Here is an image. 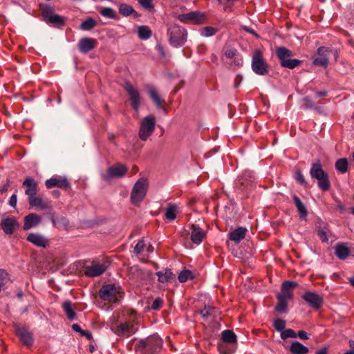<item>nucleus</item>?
I'll return each instance as SVG.
<instances>
[{"instance_id":"obj_1","label":"nucleus","mask_w":354,"mask_h":354,"mask_svg":"<svg viewBox=\"0 0 354 354\" xmlns=\"http://www.w3.org/2000/svg\"><path fill=\"white\" fill-rule=\"evenodd\" d=\"M162 339L156 333L138 340L135 348L142 354H156L162 349Z\"/></svg>"},{"instance_id":"obj_2","label":"nucleus","mask_w":354,"mask_h":354,"mask_svg":"<svg viewBox=\"0 0 354 354\" xmlns=\"http://www.w3.org/2000/svg\"><path fill=\"white\" fill-rule=\"evenodd\" d=\"M297 283L291 281H285L281 286L282 294L277 295L278 303L275 310L279 313L287 312L288 299L292 297V289L297 286Z\"/></svg>"},{"instance_id":"obj_3","label":"nucleus","mask_w":354,"mask_h":354,"mask_svg":"<svg viewBox=\"0 0 354 354\" xmlns=\"http://www.w3.org/2000/svg\"><path fill=\"white\" fill-rule=\"evenodd\" d=\"M310 175L312 178L317 180L318 187L321 190L326 192L330 189L328 174L323 170L319 162L312 164L310 169Z\"/></svg>"},{"instance_id":"obj_4","label":"nucleus","mask_w":354,"mask_h":354,"mask_svg":"<svg viewBox=\"0 0 354 354\" xmlns=\"http://www.w3.org/2000/svg\"><path fill=\"white\" fill-rule=\"evenodd\" d=\"M276 55L280 60L281 66L283 68L293 69L301 63V61L299 59H291L292 55V51L285 47H277Z\"/></svg>"},{"instance_id":"obj_5","label":"nucleus","mask_w":354,"mask_h":354,"mask_svg":"<svg viewBox=\"0 0 354 354\" xmlns=\"http://www.w3.org/2000/svg\"><path fill=\"white\" fill-rule=\"evenodd\" d=\"M169 44L175 48L183 46L187 39V33L184 28L173 25L168 28Z\"/></svg>"},{"instance_id":"obj_6","label":"nucleus","mask_w":354,"mask_h":354,"mask_svg":"<svg viewBox=\"0 0 354 354\" xmlns=\"http://www.w3.org/2000/svg\"><path fill=\"white\" fill-rule=\"evenodd\" d=\"M148 180L141 178L136 181L131 193V201L133 205L140 203L145 198L148 188Z\"/></svg>"},{"instance_id":"obj_7","label":"nucleus","mask_w":354,"mask_h":354,"mask_svg":"<svg viewBox=\"0 0 354 354\" xmlns=\"http://www.w3.org/2000/svg\"><path fill=\"white\" fill-rule=\"evenodd\" d=\"M269 66L263 59V53L259 49H256L252 57V69L259 75L268 73Z\"/></svg>"},{"instance_id":"obj_8","label":"nucleus","mask_w":354,"mask_h":354,"mask_svg":"<svg viewBox=\"0 0 354 354\" xmlns=\"http://www.w3.org/2000/svg\"><path fill=\"white\" fill-rule=\"evenodd\" d=\"M120 288H117L114 284L109 283L104 285L99 290V297L103 301H106L111 303H115L118 300V295L122 297Z\"/></svg>"},{"instance_id":"obj_9","label":"nucleus","mask_w":354,"mask_h":354,"mask_svg":"<svg viewBox=\"0 0 354 354\" xmlns=\"http://www.w3.org/2000/svg\"><path fill=\"white\" fill-rule=\"evenodd\" d=\"M330 53H333L335 60H337L338 57L337 50L324 46L319 48L317 49L318 57L314 59L313 64L315 65L327 67L328 65V55Z\"/></svg>"},{"instance_id":"obj_10","label":"nucleus","mask_w":354,"mask_h":354,"mask_svg":"<svg viewBox=\"0 0 354 354\" xmlns=\"http://www.w3.org/2000/svg\"><path fill=\"white\" fill-rule=\"evenodd\" d=\"M14 331L19 337L23 345L30 348L34 343L33 334L25 327L20 326L18 324L14 325Z\"/></svg>"},{"instance_id":"obj_11","label":"nucleus","mask_w":354,"mask_h":354,"mask_svg":"<svg viewBox=\"0 0 354 354\" xmlns=\"http://www.w3.org/2000/svg\"><path fill=\"white\" fill-rule=\"evenodd\" d=\"M128 168L123 164L118 163L109 167L107 173L103 176L105 180H110L113 178H122L127 172Z\"/></svg>"},{"instance_id":"obj_12","label":"nucleus","mask_w":354,"mask_h":354,"mask_svg":"<svg viewBox=\"0 0 354 354\" xmlns=\"http://www.w3.org/2000/svg\"><path fill=\"white\" fill-rule=\"evenodd\" d=\"M124 88L129 96L131 106L134 110L138 111L140 104V95L138 90L129 82L125 84Z\"/></svg>"},{"instance_id":"obj_13","label":"nucleus","mask_w":354,"mask_h":354,"mask_svg":"<svg viewBox=\"0 0 354 354\" xmlns=\"http://www.w3.org/2000/svg\"><path fill=\"white\" fill-rule=\"evenodd\" d=\"M302 298L315 310L319 309L324 303V299L322 296L310 291L304 294Z\"/></svg>"},{"instance_id":"obj_14","label":"nucleus","mask_w":354,"mask_h":354,"mask_svg":"<svg viewBox=\"0 0 354 354\" xmlns=\"http://www.w3.org/2000/svg\"><path fill=\"white\" fill-rule=\"evenodd\" d=\"M106 268V262L101 264L93 261L92 265L85 268V274L91 277H98L104 272Z\"/></svg>"},{"instance_id":"obj_15","label":"nucleus","mask_w":354,"mask_h":354,"mask_svg":"<svg viewBox=\"0 0 354 354\" xmlns=\"http://www.w3.org/2000/svg\"><path fill=\"white\" fill-rule=\"evenodd\" d=\"M111 330L117 335L127 334L128 336L137 331V328H134L133 324L129 322L121 323L115 327L113 326Z\"/></svg>"},{"instance_id":"obj_16","label":"nucleus","mask_w":354,"mask_h":354,"mask_svg":"<svg viewBox=\"0 0 354 354\" xmlns=\"http://www.w3.org/2000/svg\"><path fill=\"white\" fill-rule=\"evenodd\" d=\"M97 44V42L95 39L83 37L78 43V48L81 53H87L94 49L96 47Z\"/></svg>"},{"instance_id":"obj_17","label":"nucleus","mask_w":354,"mask_h":354,"mask_svg":"<svg viewBox=\"0 0 354 354\" xmlns=\"http://www.w3.org/2000/svg\"><path fill=\"white\" fill-rule=\"evenodd\" d=\"M45 185L48 189H51L54 187L59 188L67 189L70 187V183L66 178H51L45 182Z\"/></svg>"},{"instance_id":"obj_18","label":"nucleus","mask_w":354,"mask_h":354,"mask_svg":"<svg viewBox=\"0 0 354 354\" xmlns=\"http://www.w3.org/2000/svg\"><path fill=\"white\" fill-rule=\"evenodd\" d=\"M41 222V218L40 216L35 213H30L24 218L23 229L24 230H28L31 228L37 227Z\"/></svg>"},{"instance_id":"obj_19","label":"nucleus","mask_w":354,"mask_h":354,"mask_svg":"<svg viewBox=\"0 0 354 354\" xmlns=\"http://www.w3.org/2000/svg\"><path fill=\"white\" fill-rule=\"evenodd\" d=\"M0 225L5 234H12L15 232V227L19 225L14 218L7 217L2 219Z\"/></svg>"},{"instance_id":"obj_20","label":"nucleus","mask_w":354,"mask_h":354,"mask_svg":"<svg viewBox=\"0 0 354 354\" xmlns=\"http://www.w3.org/2000/svg\"><path fill=\"white\" fill-rule=\"evenodd\" d=\"M26 240L37 247L46 248L48 245V239L41 234L30 233Z\"/></svg>"},{"instance_id":"obj_21","label":"nucleus","mask_w":354,"mask_h":354,"mask_svg":"<svg viewBox=\"0 0 354 354\" xmlns=\"http://www.w3.org/2000/svg\"><path fill=\"white\" fill-rule=\"evenodd\" d=\"M22 185L23 187H26L25 190V194L28 195V197H31L37 194L38 185L35 180L32 177H26Z\"/></svg>"},{"instance_id":"obj_22","label":"nucleus","mask_w":354,"mask_h":354,"mask_svg":"<svg viewBox=\"0 0 354 354\" xmlns=\"http://www.w3.org/2000/svg\"><path fill=\"white\" fill-rule=\"evenodd\" d=\"M155 117L152 115H149L145 117L140 125V133H151L155 129Z\"/></svg>"},{"instance_id":"obj_23","label":"nucleus","mask_w":354,"mask_h":354,"mask_svg":"<svg viewBox=\"0 0 354 354\" xmlns=\"http://www.w3.org/2000/svg\"><path fill=\"white\" fill-rule=\"evenodd\" d=\"M49 214L54 226L64 228H66L68 226L69 221L66 217L58 216L55 212H52V210L49 212Z\"/></svg>"},{"instance_id":"obj_24","label":"nucleus","mask_w":354,"mask_h":354,"mask_svg":"<svg viewBox=\"0 0 354 354\" xmlns=\"http://www.w3.org/2000/svg\"><path fill=\"white\" fill-rule=\"evenodd\" d=\"M335 248V255L341 260L346 259L351 254V250L346 243H338Z\"/></svg>"},{"instance_id":"obj_25","label":"nucleus","mask_w":354,"mask_h":354,"mask_svg":"<svg viewBox=\"0 0 354 354\" xmlns=\"http://www.w3.org/2000/svg\"><path fill=\"white\" fill-rule=\"evenodd\" d=\"M246 232V228L239 227L238 228L228 233V237L231 241L238 243L245 238Z\"/></svg>"},{"instance_id":"obj_26","label":"nucleus","mask_w":354,"mask_h":354,"mask_svg":"<svg viewBox=\"0 0 354 354\" xmlns=\"http://www.w3.org/2000/svg\"><path fill=\"white\" fill-rule=\"evenodd\" d=\"M192 234H191V240L194 243L200 244L203 238L205 237V234L203 233L202 229L194 224L192 225Z\"/></svg>"},{"instance_id":"obj_27","label":"nucleus","mask_w":354,"mask_h":354,"mask_svg":"<svg viewBox=\"0 0 354 354\" xmlns=\"http://www.w3.org/2000/svg\"><path fill=\"white\" fill-rule=\"evenodd\" d=\"M28 203L32 207H37L41 208V209H50L52 210L51 206L43 201V199L40 197H36L35 195L28 197Z\"/></svg>"},{"instance_id":"obj_28","label":"nucleus","mask_w":354,"mask_h":354,"mask_svg":"<svg viewBox=\"0 0 354 354\" xmlns=\"http://www.w3.org/2000/svg\"><path fill=\"white\" fill-rule=\"evenodd\" d=\"M293 202L299 213V216L301 219H306L308 216L307 209L304 203L297 195L292 196Z\"/></svg>"},{"instance_id":"obj_29","label":"nucleus","mask_w":354,"mask_h":354,"mask_svg":"<svg viewBox=\"0 0 354 354\" xmlns=\"http://www.w3.org/2000/svg\"><path fill=\"white\" fill-rule=\"evenodd\" d=\"M252 185V180H248L245 177H242L237 180L235 187L241 192L245 193L250 189Z\"/></svg>"},{"instance_id":"obj_30","label":"nucleus","mask_w":354,"mask_h":354,"mask_svg":"<svg viewBox=\"0 0 354 354\" xmlns=\"http://www.w3.org/2000/svg\"><path fill=\"white\" fill-rule=\"evenodd\" d=\"M290 351L292 354H306L309 350L299 342L295 341L290 345Z\"/></svg>"},{"instance_id":"obj_31","label":"nucleus","mask_w":354,"mask_h":354,"mask_svg":"<svg viewBox=\"0 0 354 354\" xmlns=\"http://www.w3.org/2000/svg\"><path fill=\"white\" fill-rule=\"evenodd\" d=\"M72 306L73 304L69 300L64 301L62 304V308L66 313L67 318L71 321L77 319L76 313H75Z\"/></svg>"},{"instance_id":"obj_32","label":"nucleus","mask_w":354,"mask_h":354,"mask_svg":"<svg viewBox=\"0 0 354 354\" xmlns=\"http://www.w3.org/2000/svg\"><path fill=\"white\" fill-rule=\"evenodd\" d=\"M156 274L158 277V281L161 283H166L169 281H171L174 278V274L169 269H165L163 271H158L156 273Z\"/></svg>"},{"instance_id":"obj_33","label":"nucleus","mask_w":354,"mask_h":354,"mask_svg":"<svg viewBox=\"0 0 354 354\" xmlns=\"http://www.w3.org/2000/svg\"><path fill=\"white\" fill-rule=\"evenodd\" d=\"M200 17L201 16L198 13L192 12L187 14L180 15H178V19L183 23H187L189 21H194L196 23H200Z\"/></svg>"},{"instance_id":"obj_34","label":"nucleus","mask_w":354,"mask_h":354,"mask_svg":"<svg viewBox=\"0 0 354 354\" xmlns=\"http://www.w3.org/2000/svg\"><path fill=\"white\" fill-rule=\"evenodd\" d=\"M148 93L149 94L150 97L155 103L156 107L160 109L162 106L163 101L159 97L156 88L153 86H149L148 88Z\"/></svg>"},{"instance_id":"obj_35","label":"nucleus","mask_w":354,"mask_h":354,"mask_svg":"<svg viewBox=\"0 0 354 354\" xmlns=\"http://www.w3.org/2000/svg\"><path fill=\"white\" fill-rule=\"evenodd\" d=\"M221 339L223 342L233 344L236 342V335L231 330H224L221 333Z\"/></svg>"},{"instance_id":"obj_36","label":"nucleus","mask_w":354,"mask_h":354,"mask_svg":"<svg viewBox=\"0 0 354 354\" xmlns=\"http://www.w3.org/2000/svg\"><path fill=\"white\" fill-rule=\"evenodd\" d=\"M138 35L141 39H148L151 37L152 32L147 26H140L138 28Z\"/></svg>"},{"instance_id":"obj_37","label":"nucleus","mask_w":354,"mask_h":354,"mask_svg":"<svg viewBox=\"0 0 354 354\" xmlns=\"http://www.w3.org/2000/svg\"><path fill=\"white\" fill-rule=\"evenodd\" d=\"M177 208L176 205L169 203L165 211V217L170 221L174 220L176 217Z\"/></svg>"},{"instance_id":"obj_38","label":"nucleus","mask_w":354,"mask_h":354,"mask_svg":"<svg viewBox=\"0 0 354 354\" xmlns=\"http://www.w3.org/2000/svg\"><path fill=\"white\" fill-rule=\"evenodd\" d=\"M348 160L346 158L338 159L335 162V169L341 174H345L348 171Z\"/></svg>"},{"instance_id":"obj_39","label":"nucleus","mask_w":354,"mask_h":354,"mask_svg":"<svg viewBox=\"0 0 354 354\" xmlns=\"http://www.w3.org/2000/svg\"><path fill=\"white\" fill-rule=\"evenodd\" d=\"M194 277L195 276L194 273L191 270L184 269L178 274V279L180 283H184L186 282L188 279H193Z\"/></svg>"},{"instance_id":"obj_40","label":"nucleus","mask_w":354,"mask_h":354,"mask_svg":"<svg viewBox=\"0 0 354 354\" xmlns=\"http://www.w3.org/2000/svg\"><path fill=\"white\" fill-rule=\"evenodd\" d=\"M41 15L44 20L46 22L47 20L53 15L54 9L49 5L41 6Z\"/></svg>"},{"instance_id":"obj_41","label":"nucleus","mask_w":354,"mask_h":354,"mask_svg":"<svg viewBox=\"0 0 354 354\" xmlns=\"http://www.w3.org/2000/svg\"><path fill=\"white\" fill-rule=\"evenodd\" d=\"M97 22L91 17L87 18L80 25V29L83 30H90L95 27Z\"/></svg>"},{"instance_id":"obj_42","label":"nucleus","mask_w":354,"mask_h":354,"mask_svg":"<svg viewBox=\"0 0 354 354\" xmlns=\"http://www.w3.org/2000/svg\"><path fill=\"white\" fill-rule=\"evenodd\" d=\"M100 13L105 17L109 19H115L116 17V14L114 10L109 7L102 8L100 10Z\"/></svg>"},{"instance_id":"obj_43","label":"nucleus","mask_w":354,"mask_h":354,"mask_svg":"<svg viewBox=\"0 0 354 354\" xmlns=\"http://www.w3.org/2000/svg\"><path fill=\"white\" fill-rule=\"evenodd\" d=\"M119 12L124 16H129L135 11L131 6L123 3L119 7Z\"/></svg>"},{"instance_id":"obj_44","label":"nucleus","mask_w":354,"mask_h":354,"mask_svg":"<svg viewBox=\"0 0 354 354\" xmlns=\"http://www.w3.org/2000/svg\"><path fill=\"white\" fill-rule=\"evenodd\" d=\"M286 325V320L282 319H274V321L273 322V326L274 327L276 330H277L280 333H281V331H283L285 329Z\"/></svg>"},{"instance_id":"obj_45","label":"nucleus","mask_w":354,"mask_h":354,"mask_svg":"<svg viewBox=\"0 0 354 354\" xmlns=\"http://www.w3.org/2000/svg\"><path fill=\"white\" fill-rule=\"evenodd\" d=\"M297 337L296 333L291 328L284 329L281 333V338L286 339L287 338H296Z\"/></svg>"},{"instance_id":"obj_46","label":"nucleus","mask_w":354,"mask_h":354,"mask_svg":"<svg viewBox=\"0 0 354 354\" xmlns=\"http://www.w3.org/2000/svg\"><path fill=\"white\" fill-rule=\"evenodd\" d=\"M216 32V29L212 26H206L201 30V35L204 37H210Z\"/></svg>"},{"instance_id":"obj_47","label":"nucleus","mask_w":354,"mask_h":354,"mask_svg":"<svg viewBox=\"0 0 354 354\" xmlns=\"http://www.w3.org/2000/svg\"><path fill=\"white\" fill-rule=\"evenodd\" d=\"M328 232V230L326 226L324 228L319 227L317 230V235L323 242L328 241V237H327Z\"/></svg>"},{"instance_id":"obj_48","label":"nucleus","mask_w":354,"mask_h":354,"mask_svg":"<svg viewBox=\"0 0 354 354\" xmlns=\"http://www.w3.org/2000/svg\"><path fill=\"white\" fill-rule=\"evenodd\" d=\"M46 22L55 24H64V20L62 17L54 14L47 20Z\"/></svg>"},{"instance_id":"obj_49","label":"nucleus","mask_w":354,"mask_h":354,"mask_svg":"<svg viewBox=\"0 0 354 354\" xmlns=\"http://www.w3.org/2000/svg\"><path fill=\"white\" fill-rule=\"evenodd\" d=\"M214 308L210 306H205L201 311L200 314L203 317H207L212 315Z\"/></svg>"},{"instance_id":"obj_50","label":"nucleus","mask_w":354,"mask_h":354,"mask_svg":"<svg viewBox=\"0 0 354 354\" xmlns=\"http://www.w3.org/2000/svg\"><path fill=\"white\" fill-rule=\"evenodd\" d=\"M145 247V241L143 240H140L134 247V253L136 254L137 255L140 254L144 250Z\"/></svg>"},{"instance_id":"obj_51","label":"nucleus","mask_w":354,"mask_h":354,"mask_svg":"<svg viewBox=\"0 0 354 354\" xmlns=\"http://www.w3.org/2000/svg\"><path fill=\"white\" fill-rule=\"evenodd\" d=\"M163 304V300L160 297L156 298L152 303L151 308L152 310H158L161 308Z\"/></svg>"},{"instance_id":"obj_52","label":"nucleus","mask_w":354,"mask_h":354,"mask_svg":"<svg viewBox=\"0 0 354 354\" xmlns=\"http://www.w3.org/2000/svg\"><path fill=\"white\" fill-rule=\"evenodd\" d=\"M138 2L146 9H152L154 7L153 0H138Z\"/></svg>"},{"instance_id":"obj_53","label":"nucleus","mask_w":354,"mask_h":354,"mask_svg":"<svg viewBox=\"0 0 354 354\" xmlns=\"http://www.w3.org/2000/svg\"><path fill=\"white\" fill-rule=\"evenodd\" d=\"M296 180L297 183L301 184V185H306V181L305 180L304 176L302 174V173L300 171H297L296 173Z\"/></svg>"},{"instance_id":"obj_54","label":"nucleus","mask_w":354,"mask_h":354,"mask_svg":"<svg viewBox=\"0 0 354 354\" xmlns=\"http://www.w3.org/2000/svg\"><path fill=\"white\" fill-rule=\"evenodd\" d=\"M8 273L4 269H0V281L6 282L8 281Z\"/></svg>"},{"instance_id":"obj_55","label":"nucleus","mask_w":354,"mask_h":354,"mask_svg":"<svg viewBox=\"0 0 354 354\" xmlns=\"http://www.w3.org/2000/svg\"><path fill=\"white\" fill-rule=\"evenodd\" d=\"M17 195L15 194H14L10 198L9 205L12 207H15L17 205Z\"/></svg>"},{"instance_id":"obj_56","label":"nucleus","mask_w":354,"mask_h":354,"mask_svg":"<svg viewBox=\"0 0 354 354\" xmlns=\"http://www.w3.org/2000/svg\"><path fill=\"white\" fill-rule=\"evenodd\" d=\"M297 335L301 339H308L309 338L308 334L304 330H299Z\"/></svg>"},{"instance_id":"obj_57","label":"nucleus","mask_w":354,"mask_h":354,"mask_svg":"<svg viewBox=\"0 0 354 354\" xmlns=\"http://www.w3.org/2000/svg\"><path fill=\"white\" fill-rule=\"evenodd\" d=\"M80 334H81L82 336L86 337V339H88V340H91L93 339L92 334L88 330H83Z\"/></svg>"},{"instance_id":"obj_58","label":"nucleus","mask_w":354,"mask_h":354,"mask_svg":"<svg viewBox=\"0 0 354 354\" xmlns=\"http://www.w3.org/2000/svg\"><path fill=\"white\" fill-rule=\"evenodd\" d=\"M242 28L245 31H246V32H248L254 35L255 37H258V35L257 34V32L253 29H252V28H249L248 26H243Z\"/></svg>"},{"instance_id":"obj_59","label":"nucleus","mask_w":354,"mask_h":354,"mask_svg":"<svg viewBox=\"0 0 354 354\" xmlns=\"http://www.w3.org/2000/svg\"><path fill=\"white\" fill-rule=\"evenodd\" d=\"M156 48H157V50H158V53H160V56L162 57H165V52L164 48L161 45H158L156 46Z\"/></svg>"},{"instance_id":"obj_60","label":"nucleus","mask_w":354,"mask_h":354,"mask_svg":"<svg viewBox=\"0 0 354 354\" xmlns=\"http://www.w3.org/2000/svg\"><path fill=\"white\" fill-rule=\"evenodd\" d=\"M72 329H73L74 331H75V332H78V333H82V331L83 330L81 328L79 324H73L72 325Z\"/></svg>"},{"instance_id":"obj_61","label":"nucleus","mask_w":354,"mask_h":354,"mask_svg":"<svg viewBox=\"0 0 354 354\" xmlns=\"http://www.w3.org/2000/svg\"><path fill=\"white\" fill-rule=\"evenodd\" d=\"M236 50H228L225 52V55L229 57L232 58L235 55Z\"/></svg>"},{"instance_id":"obj_62","label":"nucleus","mask_w":354,"mask_h":354,"mask_svg":"<svg viewBox=\"0 0 354 354\" xmlns=\"http://www.w3.org/2000/svg\"><path fill=\"white\" fill-rule=\"evenodd\" d=\"M8 187H9V180L7 182V183H6V184L3 185L1 187V189H0V192H1V194H3V193H4V192H7V191H8Z\"/></svg>"},{"instance_id":"obj_63","label":"nucleus","mask_w":354,"mask_h":354,"mask_svg":"<svg viewBox=\"0 0 354 354\" xmlns=\"http://www.w3.org/2000/svg\"><path fill=\"white\" fill-rule=\"evenodd\" d=\"M327 348H323L321 350L316 351L315 354H327Z\"/></svg>"},{"instance_id":"obj_64","label":"nucleus","mask_w":354,"mask_h":354,"mask_svg":"<svg viewBox=\"0 0 354 354\" xmlns=\"http://www.w3.org/2000/svg\"><path fill=\"white\" fill-rule=\"evenodd\" d=\"M150 134H139L140 139L142 141H146Z\"/></svg>"}]
</instances>
